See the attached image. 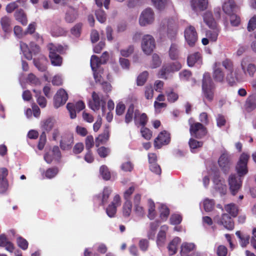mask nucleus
Segmentation results:
<instances>
[{"instance_id":"48","label":"nucleus","mask_w":256,"mask_h":256,"mask_svg":"<svg viewBox=\"0 0 256 256\" xmlns=\"http://www.w3.org/2000/svg\"><path fill=\"white\" fill-rule=\"evenodd\" d=\"M134 50V48L132 46H129L128 47L121 49L120 53L122 56L124 57H128L130 56Z\"/></svg>"},{"instance_id":"18","label":"nucleus","mask_w":256,"mask_h":256,"mask_svg":"<svg viewBox=\"0 0 256 256\" xmlns=\"http://www.w3.org/2000/svg\"><path fill=\"white\" fill-rule=\"evenodd\" d=\"M192 9L196 12L203 11L208 7V0H192L190 2Z\"/></svg>"},{"instance_id":"58","label":"nucleus","mask_w":256,"mask_h":256,"mask_svg":"<svg viewBox=\"0 0 256 256\" xmlns=\"http://www.w3.org/2000/svg\"><path fill=\"white\" fill-rule=\"evenodd\" d=\"M52 34L54 36H58L62 35L64 32L62 28L58 27L57 26H54L50 29Z\"/></svg>"},{"instance_id":"10","label":"nucleus","mask_w":256,"mask_h":256,"mask_svg":"<svg viewBox=\"0 0 256 256\" xmlns=\"http://www.w3.org/2000/svg\"><path fill=\"white\" fill-rule=\"evenodd\" d=\"M212 78L218 82L222 83L225 80V74L221 67L220 62H215L212 66Z\"/></svg>"},{"instance_id":"62","label":"nucleus","mask_w":256,"mask_h":256,"mask_svg":"<svg viewBox=\"0 0 256 256\" xmlns=\"http://www.w3.org/2000/svg\"><path fill=\"white\" fill-rule=\"evenodd\" d=\"M182 218L180 214H172L170 218V222L172 224H178L180 223Z\"/></svg>"},{"instance_id":"28","label":"nucleus","mask_w":256,"mask_h":256,"mask_svg":"<svg viewBox=\"0 0 256 256\" xmlns=\"http://www.w3.org/2000/svg\"><path fill=\"white\" fill-rule=\"evenodd\" d=\"M236 4L234 0H228L225 2L222 5L223 11L227 14H232Z\"/></svg>"},{"instance_id":"3","label":"nucleus","mask_w":256,"mask_h":256,"mask_svg":"<svg viewBox=\"0 0 256 256\" xmlns=\"http://www.w3.org/2000/svg\"><path fill=\"white\" fill-rule=\"evenodd\" d=\"M202 89L204 98L212 101L214 98V84L208 72L204 74Z\"/></svg>"},{"instance_id":"44","label":"nucleus","mask_w":256,"mask_h":256,"mask_svg":"<svg viewBox=\"0 0 256 256\" xmlns=\"http://www.w3.org/2000/svg\"><path fill=\"white\" fill-rule=\"evenodd\" d=\"M160 217L162 220H165L168 218L170 211L168 207L164 204H161L160 208Z\"/></svg>"},{"instance_id":"50","label":"nucleus","mask_w":256,"mask_h":256,"mask_svg":"<svg viewBox=\"0 0 256 256\" xmlns=\"http://www.w3.org/2000/svg\"><path fill=\"white\" fill-rule=\"evenodd\" d=\"M0 246L4 247L10 252H12L14 250V246L10 241H0Z\"/></svg>"},{"instance_id":"31","label":"nucleus","mask_w":256,"mask_h":256,"mask_svg":"<svg viewBox=\"0 0 256 256\" xmlns=\"http://www.w3.org/2000/svg\"><path fill=\"white\" fill-rule=\"evenodd\" d=\"M214 188L220 193L224 194L226 190V186L224 184V182L219 180L218 178H215L214 180Z\"/></svg>"},{"instance_id":"14","label":"nucleus","mask_w":256,"mask_h":256,"mask_svg":"<svg viewBox=\"0 0 256 256\" xmlns=\"http://www.w3.org/2000/svg\"><path fill=\"white\" fill-rule=\"evenodd\" d=\"M68 98L66 92L64 89L58 90L54 96V106L58 108L65 104Z\"/></svg>"},{"instance_id":"39","label":"nucleus","mask_w":256,"mask_h":256,"mask_svg":"<svg viewBox=\"0 0 256 256\" xmlns=\"http://www.w3.org/2000/svg\"><path fill=\"white\" fill-rule=\"evenodd\" d=\"M225 210L228 212L232 216L236 217L238 214V209L234 204H230L224 206Z\"/></svg>"},{"instance_id":"29","label":"nucleus","mask_w":256,"mask_h":256,"mask_svg":"<svg viewBox=\"0 0 256 256\" xmlns=\"http://www.w3.org/2000/svg\"><path fill=\"white\" fill-rule=\"evenodd\" d=\"M73 143V138L70 135L66 138H62L60 142V146L64 150H68L71 148Z\"/></svg>"},{"instance_id":"56","label":"nucleus","mask_w":256,"mask_h":256,"mask_svg":"<svg viewBox=\"0 0 256 256\" xmlns=\"http://www.w3.org/2000/svg\"><path fill=\"white\" fill-rule=\"evenodd\" d=\"M140 132L143 138L147 140H149L150 139L152 136V133L151 131L148 128L142 126Z\"/></svg>"},{"instance_id":"17","label":"nucleus","mask_w":256,"mask_h":256,"mask_svg":"<svg viewBox=\"0 0 256 256\" xmlns=\"http://www.w3.org/2000/svg\"><path fill=\"white\" fill-rule=\"evenodd\" d=\"M134 124L136 126L139 125L144 126L148 122V117L145 113L141 114L139 110H134Z\"/></svg>"},{"instance_id":"64","label":"nucleus","mask_w":256,"mask_h":256,"mask_svg":"<svg viewBox=\"0 0 256 256\" xmlns=\"http://www.w3.org/2000/svg\"><path fill=\"white\" fill-rule=\"evenodd\" d=\"M256 28V16L252 18L248 23V32H252Z\"/></svg>"},{"instance_id":"24","label":"nucleus","mask_w":256,"mask_h":256,"mask_svg":"<svg viewBox=\"0 0 256 256\" xmlns=\"http://www.w3.org/2000/svg\"><path fill=\"white\" fill-rule=\"evenodd\" d=\"M245 108L248 112L252 111L256 108V94L248 96L246 101Z\"/></svg>"},{"instance_id":"51","label":"nucleus","mask_w":256,"mask_h":256,"mask_svg":"<svg viewBox=\"0 0 256 256\" xmlns=\"http://www.w3.org/2000/svg\"><path fill=\"white\" fill-rule=\"evenodd\" d=\"M166 94L167 96V100L170 102H174L176 101L178 98V94L174 92L173 91L166 92Z\"/></svg>"},{"instance_id":"16","label":"nucleus","mask_w":256,"mask_h":256,"mask_svg":"<svg viewBox=\"0 0 256 256\" xmlns=\"http://www.w3.org/2000/svg\"><path fill=\"white\" fill-rule=\"evenodd\" d=\"M241 68L245 74H247L250 76H253L256 71V66L252 63H248L246 59H243L241 62Z\"/></svg>"},{"instance_id":"6","label":"nucleus","mask_w":256,"mask_h":256,"mask_svg":"<svg viewBox=\"0 0 256 256\" xmlns=\"http://www.w3.org/2000/svg\"><path fill=\"white\" fill-rule=\"evenodd\" d=\"M215 222L223 226L226 228L232 230L234 228V224L231 217L228 214H222L221 216L215 215L213 218Z\"/></svg>"},{"instance_id":"27","label":"nucleus","mask_w":256,"mask_h":256,"mask_svg":"<svg viewBox=\"0 0 256 256\" xmlns=\"http://www.w3.org/2000/svg\"><path fill=\"white\" fill-rule=\"evenodd\" d=\"M14 16L16 20L23 26H26L27 24L28 20L26 16L22 10L20 9L16 10Z\"/></svg>"},{"instance_id":"43","label":"nucleus","mask_w":256,"mask_h":256,"mask_svg":"<svg viewBox=\"0 0 256 256\" xmlns=\"http://www.w3.org/2000/svg\"><path fill=\"white\" fill-rule=\"evenodd\" d=\"M152 2L156 8L162 10L166 8L168 0H152Z\"/></svg>"},{"instance_id":"34","label":"nucleus","mask_w":256,"mask_h":256,"mask_svg":"<svg viewBox=\"0 0 256 256\" xmlns=\"http://www.w3.org/2000/svg\"><path fill=\"white\" fill-rule=\"evenodd\" d=\"M0 24L3 30L6 32H8L10 30V19L6 16H4L1 18Z\"/></svg>"},{"instance_id":"47","label":"nucleus","mask_w":256,"mask_h":256,"mask_svg":"<svg viewBox=\"0 0 256 256\" xmlns=\"http://www.w3.org/2000/svg\"><path fill=\"white\" fill-rule=\"evenodd\" d=\"M148 74L147 72L144 71L141 73L137 78V84L140 86H143L146 82Z\"/></svg>"},{"instance_id":"57","label":"nucleus","mask_w":256,"mask_h":256,"mask_svg":"<svg viewBox=\"0 0 256 256\" xmlns=\"http://www.w3.org/2000/svg\"><path fill=\"white\" fill-rule=\"evenodd\" d=\"M58 172L57 168H48L46 172V176L48 178H52L55 176Z\"/></svg>"},{"instance_id":"35","label":"nucleus","mask_w":256,"mask_h":256,"mask_svg":"<svg viewBox=\"0 0 256 256\" xmlns=\"http://www.w3.org/2000/svg\"><path fill=\"white\" fill-rule=\"evenodd\" d=\"M20 48L24 55L26 59L28 60H30L32 59V52L30 50V48H28V46L26 44L22 42H20Z\"/></svg>"},{"instance_id":"45","label":"nucleus","mask_w":256,"mask_h":256,"mask_svg":"<svg viewBox=\"0 0 256 256\" xmlns=\"http://www.w3.org/2000/svg\"><path fill=\"white\" fill-rule=\"evenodd\" d=\"M203 204L205 211L209 212L213 209L214 206V202L213 200L206 198L204 200Z\"/></svg>"},{"instance_id":"55","label":"nucleus","mask_w":256,"mask_h":256,"mask_svg":"<svg viewBox=\"0 0 256 256\" xmlns=\"http://www.w3.org/2000/svg\"><path fill=\"white\" fill-rule=\"evenodd\" d=\"M66 108L70 112V118L72 119L75 118L76 116V112H78L74 108V104L68 103L66 105Z\"/></svg>"},{"instance_id":"22","label":"nucleus","mask_w":256,"mask_h":256,"mask_svg":"<svg viewBox=\"0 0 256 256\" xmlns=\"http://www.w3.org/2000/svg\"><path fill=\"white\" fill-rule=\"evenodd\" d=\"M110 138L109 126H106L103 133L100 134L96 140V146H98L100 144L106 143Z\"/></svg>"},{"instance_id":"4","label":"nucleus","mask_w":256,"mask_h":256,"mask_svg":"<svg viewBox=\"0 0 256 256\" xmlns=\"http://www.w3.org/2000/svg\"><path fill=\"white\" fill-rule=\"evenodd\" d=\"M92 100L89 102V106L93 110L96 111L100 109L102 106V114L105 112V102L103 100V96L102 94L94 92L92 94Z\"/></svg>"},{"instance_id":"54","label":"nucleus","mask_w":256,"mask_h":256,"mask_svg":"<svg viewBox=\"0 0 256 256\" xmlns=\"http://www.w3.org/2000/svg\"><path fill=\"white\" fill-rule=\"evenodd\" d=\"M177 241H170L168 248L169 252V254L172 256L176 252Z\"/></svg>"},{"instance_id":"12","label":"nucleus","mask_w":256,"mask_h":256,"mask_svg":"<svg viewBox=\"0 0 256 256\" xmlns=\"http://www.w3.org/2000/svg\"><path fill=\"white\" fill-rule=\"evenodd\" d=\"M190 134L198 138H200L206 134V128L200 122L190 124Z\"/></svg>"},{"instance_id":"5","label":"nucleus","mask_w":256,"mask_h":256,"mask_svg":"<svg viewBox=\"0 0 256 256\" xmlns=\"http://www.w3.org/2000/svg\"><path fill=\"white\" fill-rule=\"evenodd\" d=\"M182 68L181 64L176 62L164 66L158 72V77L166 79L169 74L179 70Z\"/></svg>"},{"instance_id":"52","label":"nucleus","mask_w":256,"mask_h":256,"mask_svg":"<svg viewBox=\"0 0 256 256\" xmlns=\"http://www.w3.org/2000/svg\"><path fill=\"white\" fill-rule=\"evenodd\" d=\"M224 68L227 70V72L228 71H232L234 70V64L229 59H226L223 60L222 62L221 65Z\"/></svg>"},{"instance_id":"37","label":"nucleus","mask_w":256,"mask_h":256,"mask_svg":"<svg viewBox=\"0 0 256 256\" xmlns=\"http://www.w3.org/2000/svg\"><path fill=\"white\" fill-rule=\"evenodd\" d=\"M203 18L204 22H206L210 28L214 27L216 22L212 18V13L210 12H206L203 16Z\"/></svg>"},{"instance_id":"33","label":"nucleus","mask_w":256,"mask_h":256,"mask_svg":"<svg viewBox=\"0 0 256 256\" xmlns=\"http://www.w3.org/2000/svg\"><path fill=\"white\" fill-rule=\"evenodd\" d=\"M33 91L36 94L35 96L36 98V102L38 105L42 108H45L46 106L47 102L44 96H40V91L36 90H34Z\"/></svg>"},{"instance_id":"26","label":"nucleus","mask_w":256,"mask_h":256,"mask_svg":"<svg viewBox=\"0 0 256 256\" xmlns=\"http://www.w3.org/2000/svg\"><path fill=\"white\" fill-rule=\"evenodd\" d=\"M55 120L52 118H48L41 122V128L43 132H49L54 126Z\"/></svg>"},{"instance_id":"1","label":"nucleus","mask_w":256,"mask_h":256,"mask_svg":"<svg viewBox=\"0 0 256 256\" xmlns=\"http://www.w3.org/2000/svg\"><path fill=\"white\" fill-rule=\"evenodd\" d=\"M250 156L246 153L243 152L240 156L239 160L236 166V170L238 174H232L228 178L230 188L233 195H235L242 186V177L248 172V162Z\"/></svg>"},{"instance_id":"36","label":"nucleus","mask_w":256,"mask_h":256,"mask_svg":"<svg viewBox=\"0 0 256 256\" xmlns=\"http://www.w3.org/2000/svg\"><path fill=\"white\" fill-rule=\"evenodd\" d=\"M179 55V50L178 45L176 44H172L169 50V56L172 60H176Z\"/></svg>"},{"instance_id":"41","label":"nucleus","mask_w":256,"mask_h":256,"mask_svg":"<svg viewBox=\"0 0 256 256\" xmlns=\"http://www.w3.org/2000/svg\"><path fill=\"white\" fill-rule=\"evenodd\" d=\"M148 216L150 220H152L155 218L156 216L155 204L154 202L152 200L150 199L148 200Z\"/></svg>"},{"instance_id":"60","label":"nucleus","mask_w":256,"mask_h":256,"mask_svg":"<svg viewBox=\"0 0 256 256\" xmlns=\"http://www.w3.org/2000/svg\"><path fill=\"white\" fill-rule=\"evenodd\" d=\"M86 148L87 150H90V148L94 145V138L92 136H88L85 141Z\"/></svg>"},{"instance_id":"15","label":"nucleus","mask_w":256,"mask_h":256,"mask_svg":"<svg viewBox=\"0 0 256 256\" xmlns=\"http://www.w3.org/2000/svg\"><path fill=\"white\" fill-rule=\"evenodd\" d=\"M170 140V134L167 132H162L154 140V146L160 148L162 146L168 144Z\"/></svg>"},{"instance_id":"9","label":"nucleus","mask_w":256,"mask_h":256,"mask_svg":"<svg viewBox=\"0 0 256 256\" xmlns=\"http://www.w3.org/2000/svg\"><path fill=\"white\" fill-rule=\"evenodd\" d=\"M154 19V13L150 8L143 10L140 16L139 22L140 26H145L151 24Z\"/></svg>"},{"instance_id":"19","label":"nucleus","mask_w":256,"mask_h":256,"mask_svg":"<svg viewBox=\"0 0 256 256\" xmlns=\"http://www.w3.org/2000/svg\"><path fill=\"white\" fill-rule=\"evenodd\" d=\"M112 191L110 188L106 186L104 188L102 193L96 196V198L100 202V204L104 206L107 203Z\"/></svg>"},{"instance_id":"25","label":"nucleus","mask_w":256,"mask_h":256,"mask_svg":"<svg viewBox=\"0 0 256 256\" xmlns=\"http://www.w3.org/2000/svg\"><path fill=\"white\" fill-rule=\"evenodd\" d=\"M187 62L189 66H193L196 62L200 64H202L200 54L197 52L188 55L187 58Z\"/></svg>"},{"instance_id":"59","label":"nucleus","mask_w":256,"mask_h":256,"mask_svg":"<svg viewBox=\"0 0 256 256\" xmlns=\"http://www.w3.org/2000/svg\"><path fill=\"white\" fill-rule=\"evenodd\" d=\"M46 140V134L44 132H42V133L40 140H39V142L38 144V148L40 150H42L44 148L45 143Z\"/></svg>"},{"instance_id":"61","label":"nucleus","mask_w":256,"mask_h":256,"mask_svg":"<svg viewBox=\"0 0 256 256\" xmlns=\"http://www.w3.org/2000/svg\"><path fill=\"white\" fill-rule=\"evenodd\" d=\"M161 61L159 56L157 54H154L152 55V60L151 67L152 68H156L160 66Z\"/></svg>"},{"instance_id":"2","label":"nucleus","mask_w":256,"mask_h":256,"mask_svg":"<svg viewBox=\"0 0 256 256\" xmlns=\"http://www.w3.org/2000/svg\"><path fill=\"white\" fill-rule=\"evenodd\" d=\"M48 48L50 51L49 56L52 64L54 66H60L62 63V58L60 54L62 53L64 48L58 44H50Z\"/></svg>"},{"instance_id":"30","label":"nucleus","mask_w":256,"mask_h":256,"mask_svg":"<svg viewBox=\"0 0 256 256\" xmlns=\"http://www.w3.org/2000/svg\"><path fill=\"white\" fill-rule=\"evenodd\" d=\"M210 30H207L206 36L212 42H216L218 38L219 30L215 25L214 27L210 28Z\"/></svg>"},{"instance_id":"13","label":"nucleus","mask_w":256,"mask_h":256,"mask_svg":"<svg viewBox=\"0 0 256 256\" xmlns=\"http://www.w3.org/2000/svg\"><path fill=\"white\" fill-rule=\"evenodd\" d=\"M120 198L118 194H116L114 197L112 201L106 208V211L107 215L110 218L115 216L117 208L120 205Z\"/></svg>"},{"instance_id":"20","label":"nucleus","mask_w":256,"mask_h":256,"mask_svg":"<svg viewBox=\"0 0 256 256\" xmlns=\"http://www.w3.org/2000/svg\"><path fill=\"white\" fill-rule=\"evenodd\" d=\"M78 16V10L73 7L70 6L66 10L64 18L66 22L71 23L76 20Z\"/></svg>"},{"instance_id":"63","label":"nucleus","mask_w":256,"mask_h":256,"mask_svg":"<svg viewBox=\"0 0 256 256\" xmlns=\"http://www.w3.org/2000/svg\"><path fill=\"white\" fill-rule=\"evenodd\" d=\"M20 3L18 0L11 2L7 5L6 10L8 13L12 12L15 9L18 7V4Z\"/></svg>"},{"instance_id":"40","label":"nucleus","mask_w":256,"mask_h":256,"mask_svg":"<svg viewBox=\"0 0 256 256\" xmlns=\"http://www.w3.org/2000/svg\"><path fill=\"white\" fill-rule=\"evenodd\" d=\"M132 204L130 200L125 201L122 206V214L124 217H128L132 212Z\"/></svg>"},{"instance_id":"42","label":"nucleus","mask_w":256,"mask_h":256,"mask_svg":"<svg viewBox=\"0 0 256 256\" xmlns=\"http://www.w3.org/2000/svg\"><path fill=\"white\" fill-rule=\"evenodd\" d=\"M195 248V245L192 242H184L181 246L182 254H186Z\"/></svg>"},{"instance_id":"49","label":"nucleus","mask_w":256,"mask_h":256,"mask_svg":"<svg viewBox=\"0 0 256 256\" xmlns=\"http://www.w3.org/2000/svg\"><path fill=\"white\" fill-rule=\"evenodd\" d=\"M96 16L98 20L101 23L104 22L106 20V14L101 9L96 10Z\"/></svg>"},{"instance_id":"8","label":"nucleus","mask_w":256,"mask_h":256,"mask_svg":"<svg viewBox=\"0 0 256 256\" xmlns=\"http://www.w3.org/2000/svg\"><path fill=\"white\" fill-rule=\"evenodd\" d=\"M155 48V41L154 38L149 34L144 35L142 39V48L146 54H150Z\"/></svg>"},{"instance_id":"23","label":"nucleus","mask_w":256,"mask_h":256,"mask_svg":"<svg viewBox=\"0 0 256 256\" xmlns=\"http://www.w3.org/2000/svg\"><path fill=\"white\" fill-rule=\"evenodd\" d=\"M168 36L172 39L174 38L176 34L177 27L176 21L174 19L168 20Z\"/></svg>"},{"instance_id":"32","label":"nucleus","mask_w":256,"mask_h":256,"mask_svg":"<svg viewBox=\"0 0 256 256\" xmlns=\"http://www.w3.org/2000/svg\"><path fill=\"white\" fill-rule=\"evenodd\" d=\"M238 79V74L236 72H234V70L232 71L228 72L226 76H225V80H226L228 83L232 86L236 83Z\"/></svg>"},{"instance_id":"7","label":"nucleus","mask_w":256,"mask_h":256,"mask_svg":"<svg viewBox=\"0 0 256 256\" xmlns=\"http://www.w3.org/2000/svg\"><path fill=\"white\" fill-rule=\"evenodd\" d=\"M218 164L222 172L228 174L232 166L230 156L226 152H224L220 156Z\"/></svg>"},{"instance_id":"46","label":"nucleus","mask_w":256,"mask_h":256,"mask_svg":"<svg viewBox=\"0 0 256 256\" xmlns=\"http://www.w3.org/2000/svg\"><path fill=\"white\" fill-rule=\"evenodd\" d=\"M100 172L102 178L106 180H109L110 178V174L108 167L106 166H102L100 168Z\"/></svg>"},{"instance_id":"21","label":"nucleus","mask_w":256,"mask_h":256,"mask_svg":"<svg viewBox=\"0 0 256 256\" xmlns=\"http://www.w3.org/2000/svg\"><path fill=\"white\" fill-rule=\"evenodd\" d=\"M100 59L95 55H92L90 59V66L92 71L94 72V76L96 81H100V80L98 78V74H96V72L97 68L102 64Z\"/></svg>"},{"instance_id":"53","label":"nucleus","mask_w":256,"mask_h":256,"mask_svg":"<svg viewBox=\"0 0 256 256\" xmlns=\"http://www.w3.org/2000/svg\"><path fill=\"white\" fill-rule=\"evenodd\" d=\"M168 230V226L166 225L162 226L158 234L157 240H163L166 238V232Z\"/></svg>"},{"instance_id":"11","label":"nucleus","mask_w":256,"mask_h":256,"mask_svg":"<svg viewBox=\"0 0 256 256\" xmlns=\"http://www.w3.org/2000/svg\"><path fill=\"white\" fill-rule=\"evenodd\" d=\"M184 36L186 40L190 46H193L198 40L197 32L192 26H190L186 28Z\"/></svg>"},{"instance_id":"38","label":"nucleus","mask_w":256,"mask_h":256,"mask_svg":"<svg viewBox=\"0 0 256 256\" xmlns=\"http://www.w3.org/2000/svg\"><path fill=\"white\" fill-rule=\"evenodd\" d=\"M134 114V106L132 104L128 107L125 115L124 122L128 124L130 122L133 118Z\"/></svg>"}]
</instances>
